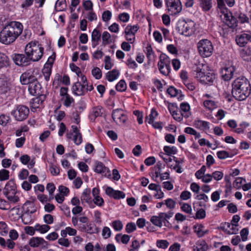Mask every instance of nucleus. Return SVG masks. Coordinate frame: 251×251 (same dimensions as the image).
<instances>
[{"label": "nucleus", "mask_w": 251, "mask_h": 251, "mask_svg": "<svg viewBox=\"0 0 251 251\" xmlns=\"http://www.w3.org/2000/svg\"><path fill=\"white\" fill-rule=\"evenodd\" d=\"M23 29V26L20 22H11L0 32V42L5 45L10 44L22 33Z\"/></svg>", "instance_id": "nucleus-1"}, {"label": "nucleus", "mask_w": 251, "mask_h": 251, "mask_svg": "<svg viewBox=\"0 0 251 251\" xmlns=\"http://www.w3.org/2000/svg\"><path fill=\"white\" fill-rule=\"evenodd\" d=\"M193 67V75L201 83L208 84L212 83L215 78L214 71L210 69L207 64L201 63L197 60Z\"/></svg>", "instance_id": "nucleus-2"}, {"label": "nucleus", "mask_w": 251, "mask_h": 251, "mask_svg": "<svg viewBox=\"0 0 251 251\" xmlns=\"http://www.w3.org/2000/svg\"><path fill=\"white\" fill-rule=\"evenodd\" d=\"M232 94L238 100H245L251 93L250 83L244 76L235 79L232 82Z\"/></svg>", "instance_id": "nucleus-3"}, {"label": "nucleus", "mask_w": 251, "mask_h": 251, "mask_svg": "<svg viewBox=\"0 0 251 251\" xmlns=\"http://www.w3.org/2000/svg\"><path fill=\"white\" fill-rule=\"evenodd\" d=\"M44 49L37 42L31 41L28 43L25 48V52L31 61H39L44 54Z\"/></svg>", "instance_id": "nucleus-4"}, {"label": "nucleus", "mask_w": 251, "mask_h": 251, "mask_svg": "<svg viewBox=\"0 0 251 251\" xmlns=\"http://www.w3.org/2000/svg\"><path fill=\"white\" fill-rule=\"evenodd\" d=\"M217 0L218 7L222 13L221 16L224 19L226 24L230 28L236 27L237 26V20L232 16L231 13L226 8L224 0Z\"/></svg>", "instance_id": "nucleus-5"}, {"label": "nucleus", "mask_w": 251, "mask_h": 251, "mask_svg": "<svg viewBox=\"0 0 251 251\" xmlns=\"http://www.w3.org/2000/svg\"><path fill=\"white\" fill-rule=\"evenodd\" d=\"M17 190L15 181L14 179H10L5 186L3 189V194L10 202L16 203L19 201V197L17 195Z\"/></svg>", "instance_id": "nucleus-6"}, {"label": "nucleus", "mask_w": 251, "mask_h": 251, "mask_svg": "<svg viewBox=\"0 0 251 251\" xmlns=\"http://www.w3.org/2000/svg\"><path fill=\"white\" fill-rule=\"evenodd\" d=\"M200 54L203 57L210 56L213 52V47L210 41L207 39L201 40L198 43Z\"/></svg>", "instance_id": "nucleus-7"}, {"label": "nucleus", "mask_w": 251, "mask_h": 251, "mask_svg": "<svg viewBox=\"0 0 251 251\" xmlns=\"http://www.w3.org/2000/svg\"><path fill=\"white\" fill-rule=\"evenodd\" d=\"M29 110L27 107L23 105H16L12 110L11 114L17 121H22L27 117Z\"/></svg>", "instance_id": "nucleus-8"}, {"label": "nucleus", "mask_w": 251, "mask_h": 251, "mask_svg": "<svg viewBox=\"0 0 251 251\" xmlns=\"http://www.w3.org/2000/svg\"><path fill=\"white\" fill-rule=\"evenodd\" d=\"M235 69L232 62L230 61L226 62L221 71L222 78L225 81L230 80L233 76Z\"/></svg>", "instance_id": "nucleus-9"}, {"label": "nucleus", "mask_w": 251, "mask_h": 251, "mask_svg": "<svg viewBox=\"0 0 251 251\" xmlns=\"http://www.w3.org/2000/svg\"><path fill=\"white\" fill-rule=\"evenodd\" d=\"M167 10L170 15L178 14L182 10V5L180 0H165Z\"/></svg>", "instance_id": "nucleus-10"}, {"label": "nucleus", "mask_w": 251, "mask_h": 251, "mask_svg": "<svg viewBox=\"0 0 251 251\" xmlns=\"http://www.w3.org/2000/svg\"><path fill=\"white\" fill-rule=\"evenodd\" d=\"M173 215V212H161L158 215L153 216L151 218V222L155 226L162 227V223L170 219Z\"/></svg>", "instance_id": "nucleus-11"}, {"label": "nucleus", "mask_w": 251, "mask_h": 251, "mask_svg": "<svg viewBox=\"0 0 251 251\" xmlns=\"http://www.w3.org/2000/svg\"><path fill=\"white\" fill-rule=\"evenodd\" d=\"M139 28V27L137 25H127L124 30L126 40L130 43H133L135 40V34Z\"/></svg>", "instance_id": "nucleus-12"}, {"label": "nucleus", "mask_w": 251, "mask_h": 251, "mask_svg": "<svg viewBox=\"0 0 251 251\" xmlns=\"http://www.w3.org/2000/svg\"><path fill=\"white\" fill-rule=\"evenodd\" d=\"M40 77L39 70L35 69L32 74L29 73H24L21 75L20 81L22 84H29V83Z\"/></svg>", "instance_id": "nucleus-13"}, {"label": "nucleus", "mask_w": 251, "mask_h": 251, "mask_svg": "<svg viewBox=\"0 0 251 251\" xmlns=\"http://www.w3.org/2000/svg\"><path fill=\"white\" fill-rule=\"evenodd\" d=\"M72 129L73 131L72 133H68L67 137L71 139L72 136H73V141L76 145H80L82 142V137L81 133L80 132V126L72 125Z\"/></svg>", "instance_id": "nucleus-14"}, {"label": "nucleus", "mask_w": 251, "mask_h": 251, "mask_svg": "<svg viewBox=\"0 0 251 251\" xmlns=\"http://www.w3.org/2000/svg\"><path fill=\"white\" fill-rule=\"evenodd\" d=\"M28 244L32 248L46 249L48 246V243L43 238L40 237L31 238L29 240Z\"/></svg>", "instance_id": "nucleus-15"}, {"label": "nucleus", "mask_w": 251, "mask_h": 251, "mask_svg": "<svg viewBox=\"0 0 251 251\" xmlns=\"http://www.w3.org/2000/svg\"><path fill=\"white\" fill-rule=\"evenodd\" d=\"M113 120L120 125L125 124L127 119V116L122 109H115L112 113Z\"/></svg>", "instance_id": "nucleus-16"}, {"label": "nucleus", "mask_w": 251, "mask_h": 251, "mask_svg": "<svg viewBox=\"0 0 251 251\" xmlns=\"http://www.w3.org/2000/svg\"><path fill=\"white\" fill-rule=\"evenodd\" d=\"M105 194L109 197L114 199H124L126 197L125 194L120 190H115L111 187L104 186Z\"/></svg>", "instance_id": "nucleus-17"}, {"label": "nucleus", "mask_w": 251, "mask_h": 251, "mask_svg": "<svg viewBox=\"0 0 251 251\" xmlns=\"http://www.w3.org/2000/svg\"><path fill=\"white\" fill-rule=\"evenodd\" d=\"M94 171L98 174H101L105 177H109L111 176L109 169L101 162L96 161L95 162Z\"/></svg>", "instance_id": "nucleus-18"}, {"label": "nucleus", "mask_w": 251, "mask_h": 251, "mask_svg": "<svg viewBox=\"0 0 251 251\" xmlns=\"http://www.w3.org/2000/svg\"><path fill=\"white\" fill-rule=\"evenodd\" d=\"M86 81L80 82L78 80L73 86L72 89L74 94L76 96L83 95L86 93Z\"/></svg>", "instance_id": "nucleus-19"}, {"label": "nucleus", "mask_w": 251, "mask_h": 251, "mask_svg": "<svg viewBox=\"0 0 251 251\" xmlns=\"http://www.w3.org/2000/svg\"><path fill=\"white\" fill-rule=\"evenodd\" d=\"M41 84L37 81V79L32 81L28 85V91L33 96L39 95L41 93Z\"/></svg>", "instance_id": "nucleus-20"}, {"label": "nucleus", "mask_w": 251, "mask_h": 251, "mask_svg": "<svg viewBox=\"0 0 251 251\" xmlns=\"http://www.w3.org/2000/svg\"><path fill=\"white\" fill-rule=\"evenodd\" d=\"M13 60L15 64L19 66H27L31 61L27 56L22 54H15Z\"/></svg>", "instance_id": "nucleus-21"}, {"label": "nucleus", "mask_w": 251, "mask_h": 251, "mask_svg": "<svg viewBox=\"0 0 251 251\" xmlns=\"http://www.w3.org/2000/svg\"><path fill=\"white\" fill-rule=\"evenodd\" d=\"M177 30L180 34L187 36L188 24L184 19L179 20L177 24Z\"/></svg>", "instance_id": "nucleus-22"}, {"label": "nucleus", "mask_w": 251, "mask_h": 251, "mask_svg": "<svg viewBox=\"0 0 251 251\" xmlns=\"http://www.w3.org/2000/svg\"><path fill=\"white\" fill-rule=\"evenodd\" d=\"M167 93L171 97H176L178 100H182L184 99L185 95L182 92L173 86H170L168 88Z\"/></svg>", "instance_id": "nucleus-23"}, {"label": "nucleus", "mask_w": 251, "mask_h": 251, "mask_svg": "<svg viewBox=\"0 0 251 251\" xmlns=\"http://www.w3.org/2000/svg\"><path fill=\"white\" fill-rule=\"evenodd\" d=\"M238 225L233 224L229 223H225L223 225V228L228 234H237L238 232Z\"/></svg>", "instance_id": "nucleus-24"}, {"label": "nucleus", "mask_w": 251, "mask_h": 251, "mask_svg": "<svg viewBox=\"0 0 251 251\" xmlns=\"http://www.w3.org/2000/svg\"><path fill=\"white\" fill-rule=\"evenodd\" d=\"M79 230L82 232H85L87 233L92 234L98 232V228L93 224H87L86 225H83L79 227Z\"/></svg>", "instance_id": "nucleus-25"}, {"label": "nucleus", "mask_w": 251, "mask_h": 251, "mask_svg": "<svg viewBox=\"0 0 251 251\" xmlns=\"http://www.w3.org/2000/svg\"><path fill=\"white\" fill-rule=\"evenodd\" d=\"M80 199L82 202H85L89 205L90 207H94L93 204L92 200L90 195V190L87 189H85L81 194Z\"/></svg>", "instance_id": "nucleus-26"}, {"label": "nucleus", "mask_w": 251, "mask_h": 251, "mask_svg": "<svg viewBox=\"0 0 251 251\" xmlns=\"http://www.w3.org/2000/svg\"><path fill=\"white\" fill-rule=\"evenodd\" d=\"M193 229L199 237H202L209 232L208 229H205L202 224H196L193 226Z\"/></svg>", "instance_id": "nucleus-27"}, {"label": "nucleus", "mask_w": 251, "mask_h": 251, "mask_svg": "<svg viewBox=\"0 0 251 251\" xmlns=\"http://www.w3.org/2000/svg\"><path fill=\"white\" fill-rule=\"evenodd\" d=\"M241 57L246 61H251V48L245 47L240 51Z\"/></svg>", "instance_id": "nucleus-28"}, {"label": "nucleus", "mask_w": 251, "mask_h": 251, "mask_svg": "<svg viewBox=\"0 0 251 251\" xmlns=\"http://www.w3.org/2000/svg\"><path fill=\"white\" fill-rule=\"evenodd\" d=\"M249 41L250 40L248 33L241 34L236 37V42L240 47H244Z\"/></svg>", "instance_id": "nucleus-29"}, {"label": "nucleus", "mask_w": 251, "mask_h": 251, "mask_svg": "<svg viewBox=\"0 0 251 251\" xmlns=\"http://www.w3.org/2000/svg\"><path fill=\"white\" fill-rule=\"evenodd\" d=\"M100 36L101 34L100 31L98 29L95 28L91 34L92 46L93 48H95L99 44Z\"/></svg>", "instance_id": "nucleus-30"}, {"label": "nucleus", "mask_w": 251, "mask_h": 251, "mask_svg": "<svg viewBox=\"0 0 251 251\" xmlns=\"http://www.w3.org/2000/svg\"><path fill=\"white\" fill-rule=\"evenodd\" d=\"M168 108L176 120L177 121H181L182 120V117L177 112V107L176 105L171 103H169Z\"/></svg>", "instance_id": "nucleus-31"}, {"label": "nucleus", "mask_w": 251, "mask_h": 251, "mask_svg": "<svg viewBox=\"0 0 251 251\" xmlns=\"http://www.w3.org/2000/svg\"><path fill=\"white\" fill-rule=\"evenodd\" d=\"M208 246L204 240L198 241L193 247V251H206Z\"/></svg>", "instance_id": "nucleus-32"}, {"label": "nucleus", "mask_w": 251, "mask_h": 251, "mask_svg": "<svg viewBox=\"0 0 251 251\" xmlns=\"http://www.w3.org/2000/svg\"><path fill=\"white\" fill-rule=\"evenodd\" d=\"M170 58L165 54H161L158 63V67L170 66Z\"/></svg>", "instance_id": "nucleus-33"}, {"label": "nucleus", "mask_w": 251, "mask_h": 251, "mask_svg": "<svg viewBox=\"0 0 251 251\" xmlns=\"http://www.w3.org/2000/svg\"><path fill=\"white\" fill-rule=\"evenodd\" d=\"M120 75L119 70L113 69L111 71H109L106 73V78L109 82H112L117 79Z\"/></svg>", "instance_id": "nucleus-34"}, {"label": "nucleus", "mask_w": 251, "mask_h": 251, "mask_svg": "<svg viewBox=\"0 0 251 251\" xmlns=\"http://www.w3.org/2000/svg\"><path fill=\"white\" fill-rule=\"evenodd\" d=\"M43 101L39 98H35L32 99L31 103V109L35 112L42 106Z\"/></svg>", "instance_id": "nucleus-35"}, {"label": "nucleus", "mask_w": 251, "mask_h": 251, "mask_svg": "<svg viewBox=\"0 0 251 251\" xmlns=\"http://www.w3.org/2000/svg\"><path fill=\"white\" fill-rule=\"evenodd\" d=\"M35 218L33 213L24 212L22 216V220L25 225L29 224L34 221Z\"/></svg>", "instance_id": "nucleus-36"}, {"label": "nucleus", "mask_w": 251, "mask_h": 251, "mask_svg": "<svg viewBox=\"0 0 251 251\" xmlns=\"http://www.w3.org/2000/svg\"><path fill=\"white\" fill-rule=\"evenodd\" d=\"M9 62L8 57L4 53L0 52V69L8 66Z\"/></svg>", "instance_id": "nucleus-37"}, {"label": "nucleus", "mask_w": 251, "mask_h": 251, "mask_svg": "<svg viewBox=\"0 0 251 251\" xmlns=\"http://www.w3.org/2000/svg\"><path fill=\"white\" fill-rule=\"evenodd\" d=\"M25 212L34 214L36 211V207L34 203L27 201L24 204Z\"/></svg>", "instance_id": "nucleus-38"}, {"label": "nucleus", "mask_w": 251, "mask_h": 251, "mask_svg": "<svg viewBox=\"0 0 251 251\" xmlns=\"http://www.w3.org/2000/svg\"><path fill=\"white\" fill-rule=\"evenodd\" d=\"M180 109L181 113L180 116L182 117V120H183V118H187L188 117V103L186 102L181 103Z\"/></svg>", "instance_id": "nucleus-39"}, {"label": "nucleus", "mask_w": 251, "mask_h": 251, "mask_svg": "<svg viewBox=\"0 0 251 251\" xmlns=\"http://www.w3.org/2000/svg\"><path fill=\"white\" fill-rule=\"evenodd\" d=\"M163 151L167 156H173L177 152V149L173 146H165L163 148Z\"/></svg>", "instance_id": "nucleus-40"}, {"label": "nucleus", "mask_w": 251, "mask_h": 251, "mask_svg": "<svg viewBox=\"0 0 251 251\" xmlns=\"http://www.w3.org/2000/svg\"><path fill=\"white\" fill-rule=\"evenodd\" d=\"M200 6L204 11H208L212 7V0H199Z\"/></svg>", "instance_id": "nucleus-41"}, {"label": "nucleus", "mask_w": 251, "mask_h": 251, "mask_svg": "<svg viewBox=\"0 0 251 251\" xmlns=\"http://www.w3.org/2000/svg\"><path fill=\"white\" fill-rule=\"evenodd\" d=\"M115 238L117 242H121L124 244H126L130 240V236L127 234H118L116 235Z\"/></svg>", "instance_id": "nucleus-42"}, {"label": "nucleus", "mask_w": 251, "mask_h": 251, "mask_svg": "<svg viewBox=\"0 0 251 251\" xmlns=\"http://www.w3.org/2000/svg\"><path fill=\"white\" fill-rule=\"evenodd\" d=\"M35 226L36 231L41 234L46 233L50 229V226L48 225L36 224Z\"/></svg>", "instance_id": "nucleus-43"}, {"label": "nucleus", "mask_w": 251, "mask_h": 251, "mask_svg": "<svg viewBox=\"0 0 251 251\" xmlns=\"http://www.w3.org/2000/svg\"><path fill=\"white\" fill-rule=\"evenodd\" d=\"M51 66H49L47 64H45L42 69V73L44 75V78L46 81H49L50 79V76L51 73Z\"/></svg>", "instance_id": "nucleus-44"}, {"label": "nucleus", "mask_w": 251, "mask_h": 251, "mask_svg": "<svg viewBox=\"0 0 251 251\" xmlns=\"http://www.w3.org/2000/svg\"><path fill=\"white\" fill-rule=\"evenodd\" d=\"M101 38L102 44L104 45L110 44L112 42L110 34L106 31L103 32Z\"/></svg>", "instance_id": "nucleus-45"}, {"label": "nucleus", "mask_w": 251, "mask_h": 251, "mask_svg": "<svg viewBox=\"0 0 251 251\" xmlns=\"http://www.w3.org/2000/svg\"><path fill=\"white\" fill-rule=\"evenodd\" d=\"M209 123L208 122L202 120L196 121L194 123V126L196 127L204 129H209Z\"/></svg>", "instance_id": "nucleus-46"}, {"label": "nucleus", "mask_w": 251, "mask_h": 251, "mask_svg": "<svg viewBox=\"0 0 251 251\" xmlns=\"http://www.w3.org/2000/svg\"><path fill=\"white\" fill-rule=\"evenodd\" d=\"M204 106L209 110H213L217 107V103L212 100H205L203 101Z\"/></svg>", "instance_id": "nucleus-47"}, {"label": "nucleus", "mask_w": 251, "mask_h": 251, "mask_svg": "<svg viewBox=\"0 0 251 251\" xmlns=\"http://www.w3.org/2000/svg\"><path fill=\"white\" fill-rule=\"evenodd\" d=\"M158 115V113L156 110L152 109L151 111L150 114L149 116L147 117L145 120V122L148 123L149 124L152 123L154 121V120Z\"/></svg>", "instance_id": "nucleus-48"}, {"label": "nucleus", "mask_w": 251, "mask_h": 251, "mask_svg": "<svg viewBox=\"0 0 251 251\" xmlns=\"http://www.w3.org/2000/svg\"><path fill=\"white\" fill-rule=\"evenodd\" d=\"M53 197H48L47 195L44 194H39L37 195L38 200L43 204H46L53 199Z\"/></svg>", "instance_id": "nucleus-49"}, {"label": "nucleus", "mask_w": 251, "mask_h": 251, "mask_svg": "<svg viewBox=\"0 0 251 251\" xmlns=\"http://www.w3.org/2000/svg\"><path fill=\"white\" fill-rule=\"evenodd\" d=\"M111 226L116 231H120L123 228V225L120 220H115L111 223Z\"/></svg>", "instance_id": "nucleus-50"}, {"label": "nucleus", "mask_w": 251, "mask_h": 251, "mask_svg": "<svg viewBox=\"0 0 251 251\" xmlns=\"http://www.w3.org/2000/svg\"><path fill=\"white\" fill-rule=\"evenodd\" d=\"M164 203H165V205H166V207L170 210L174 209L176 207V201L171 198H168L164 200Z\"/></svg>", "instance_id": "nucleus-51"}, {"label": "nucleus", "mask_w": 251, "mask_h": 251, "mask_svg": "<svg viewBox=\"0 0 251 251\" xmlns=\"http://www.w3.org/2000/svg\"><path fill=\"white\" fill-rule=\"evenodd\" d=\"M170 166H167L170 169H174L178 173H181L182 172L181 168L179 165V162L174 160L172 161V163L170 164Z\"/></svg>", "instance_id": "nucleus-52"}, {"label": "nucleus", "mask_w": 251, "mask_h": 251, "mask_svg": "<svg viewBox=\"0 0 251 251\" xmlns=\"http://www.w3.org/2000/svg\"><path fill=\"white\" fill-rule=\"evenodd\" d=\"M126 84L124 79L121 80L116 85V89L119 92H124L126 89Z\"/></svg>", "instance_id": "nucleus-53"}, {"label": "nucleus", "mask_w": 251, "mask_h": 251, "mask_svg": "<svg viewBox=\"0 0 251 251\" xmlns=\"http://www.w3.org/2000/svg\"><path fill=\"white\" fill-rule=\"evenodd\" d=\"M61 100L63 101L64 104L66 107L70 106L71 104L74 102V99L69 95L65 96V97H62Z\"/></svg>", "instance_id": "nucleus-54"}, {"label": "nucleus", "mask_w": 251, "mask_h": 251, "mask_svg": "<svg viewBox=\"0 0 251 251\" xmlns=\"http://www.w3.org/2000/svg\"><path fill=\"white\" fill-rule=\"evenodd\" d=\"M8 232V228L6 224L4 222H0V235H6Z\"/></svg>", "instance_id": "nucleus-55"}, {"label": "nucleus", "mask_w": 251, "mask_h": 251, "mask_svg": "<svg viewBox=\"0 0 251 251\" xmlns=\"http://www.w3.org/2000/svg\"><path fill=\"white\" fill-rule=\"evenodd\" d=\"M112 16V12L109 10H105L103 12L101 16L102 20L104 22H108L111 19Z\"/></svg>", "instance_id": "nucleus-56"}, {"label": "nucleus", "mask_w": 251, "mask_h": 251, "mask_svg": "<svg viewBox=\"0 0 251 251\" xmlns=\"http://www.w3.org/2000/svg\"><path fill=\"white\" fill-rule=\"evenodd\" d=\"M65 3V0H57L55 4V9L58 11L63 10Z\"/></svg>", "instance_id": "nucleus-57"}, {"label": "nucleus", "mask_w": 251, "mask_h": 251, "mask_svg": "<svg viewBox=\"0 0 251 251\" xmlns=\"http://www.w3.org/2000/svg\"><path fill=\"white\" fill-rule=\"evenodd\" d=\"M92 75L97 79H100L102 76L101 71L98 67H95L92 69Z\"/></svg>", "instance_id": "nucleus-58"}, {"label": "nucleus", "mask_w": 251, "mask_h": 251, "mask_svg": "<svg viewBox=\"0 0 251 251\" xmlns=\"http://www.w3.org/2000/svg\"><path fill=\"white\" fill-rule=\"evenodd\" d=\"M9 178V172L5 169L0 170V181H5Z\"/></svg>", "instance_id": "nucleus-59"}, {"label": "nucleus", "mask_w": 251, "mask_h": 251, "mask_svg": "<svg viewBox=\"0 0 251 251\" xmlns=\"http://www.w3.org/2000/svg\"><path fill=\"white\" fill-rule=\"evenodd\" d=\"M10 120L9 115L2 114L0 115V125L6 126Z\"/></svg>", "instance_id": "nucleus-60"}, {"label": "nucleus", "mask_w": 251, "mask_h": 251, "mask_svg": "<svg viewBox=\"0 0 251 251\" xmlns=\"http://www.w3.org/2000/svg\"><path fill=\"white\" fill-rule=\"evenodd\" d=\"M99 207H102L104 204L103 199L100 196H97L93 198L92 202Z\"/></svg>", "instance_id": "nucleus-61"}, {"label": "nucleus", "mask_w": 251, "mask_h": 251, "mask_svg": "<svg viewBox=\"0 0 251 251\" xmlns=\"http://www.w3.org/2000/svg\"><path fill=\"white\" fill-rule=\"evenodd\" d=\"M126 231L130 233L136 230V226L135 223L130 222L127 224L125 228Z\"/></svg>", "instance_id": "nucleus-62"}, {"label": "nucleus", "mask_w": 251, "mask_h": 251, "mask_svg": "<svg viewBox=\"0 0 251 251\" xmlns=\"http://www.w3.org/2000/svg\"><path fill=\"white\" fill-rule=\"evenodd\" d=\"M86 18L90 22L96 21L97 20V16L93 10L88 11L86 16Z\"/></svg>", "instance_id": "nucleus-63"}, {"label": "nucleus", "mask_w": 251, "mask_h": 251, "mask_svg": "<svg viewBox=\"0 0 251 251\" xmlns=\"http://www.w3.org/2000/svg\"><path fill=\"white\" fill-rule=\"evenodd\" d=\"M169 245V242L165 240H158L156 241V246L159 248L165 249Z\"/></svg>", "instance_id": "nucleus-64"}]
</instances>
